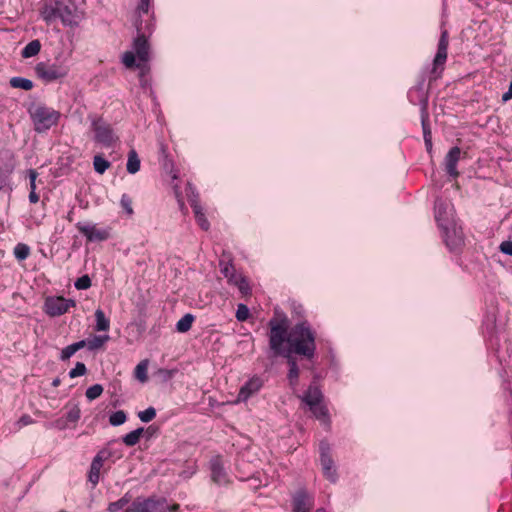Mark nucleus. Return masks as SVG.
Segmentation results:
<instances>
[{
    "mask_svg": "<svg viewBox=\"0 0 512 512\" xmlns=\"http://www.w3.org/2000/svg\"><path fill=\"white\" fill-rule=\"evenodd\" d=\"M269 347L274 356L298 355L312 360L316 354V333L304 320L289 328V319L275 310V316L268 322Z\"/></svg>",
    "mask_w": 512,
    "mask_h": 512,
    "instance_id": "obj_1",
    "label": "nucleus"
},
{
    "mask_svg": "<svg viewBox=\"0 0 512 512\" xmlns=\"http://www.w3.org/2000/svg\"><path fill=\"white\" fill-rule=\"evenodd\" d=\"M28 113L37 133L46 132L60 119V112L43 104L32 103L28 108Z\"/></svg>",
    "mask_w": 512,
    "mask_h": 512,
    "instance_id": "obj_2",
    "label": "nucleus"
},
{
    "mask_svg": "<svg viewBox=\"0 0 512 512\" xmlns=\"http://www.w3.org/2000/svg\"><path fill=\"white\" fill-rule=\"evenodd\" d=\"M178 504L168 505L165 498H137L125 512H179Z\"/></svg>",
    "mask_w": 512,
    "mask_h": 512,
    "instance_id": "obj_3",
    "label": "nucleus"
},
{
    "mask_svg": "<svg viewBox=\"0 0 512 512\" xmlns=\"http://www.w3.org/2000/svg\"><path fill=\"white\" fill-rule=\"evenodd\" d=\"M34 70L38 78L45 82H53L65 78L69 73L68 66L62 63L39 62Z\"/></svg>",
    "mask_w": 512,
    "mask_h": 512,
    "instance_id": "obj_4",
    "label": "nucleus"
},
{
    "mask_svg": "<svg viewBox=\"0 0 512 512\" xmlns=\"http://www.w3.org/2000/svg\"><path fill=\"white\" fill-rule=\"evenodd\" d=\"M56 11L65 26H77L81 20V13L71 0H56Z\"/></svg>",
    "mask_w": 512,
    "mask_h": 512,
    "instance_id": "obj_5",
    "label": "nucleus"
},
{
    "mask_svg": "<svg viewBox=\"0 0 512 512\" xmlns=\"http://www.w3.org/2000/svg\"><path fill=\"white\" fill-rule=\"evenodd\" d=\"M448 32L447 30L442 31L439 42H438V48L437 53L435 55V58L433 60V67L430 71L431 73V80H436L440 77L443 69L444 64L447 60V49H448Z\"/></svg>",
    "mask_w": 512,
    "mask_h": 512,
    "instance_id": "obj_6",
    "label": "nucleus"
},
{
    "mask_svg": "<svg viewBox=\"0 0 512 512\" xmlns=\"http://www.w3.org/2000/svg\"><path fill=\"white\" fill-rule=\"evenodd\" d=\"M75 305L76 302L73 299H66L62 296L49 297L45 300L44 310L47 315L57 317L65 314L69 308Z\"/></svg>",
    "mask_w": 512,
    "mask_h": 512,
    "instance_id": "obj_7",
    "label": "nucleus"
},
{
    "mask_svg": "<svg viewBox=\"0 0 512 512\" xmlns=\"http://www.w3.org/2000/svg\"><path fill=\"white\" fill-rule=\"evenodd\" d=\"M319 450L323 474L330 482L335 483L337 480V472L330 454L331 448L329 443L326 440H322L319 444Z\"/></svg>",
    "mask_w": 512,
    "mask_h": 512,
    "instance_id": "obj_8",
    "label": "nucleus"
},
{
    "mask_svg": "<svg viewBox=\"0 0 512 512\" xmlns=\"http://www.w3.org/2000/svg\"><path fill=\"white\" fill-rule=\"evenodd\" d=\"M93 131L95 132V141L102 144L105 147H111L114 143L118 141V137L114 133L110 124L102 120L94 121Z\"/></svg>",
    "mask_w": 512,
    "mask_h": 512,
    "instance_id": "obj_9",
    "label": "nucleus"
},
{
    "mask_svg": "<svg viewBox=\"0 0 512 512\" xmlns=\"http://www.w3.org/2000/svg\"><path fill=\"white\" fill-rule=\"evenodd\" d=\"M441 229L446 246L451 251L457 250L464 244V235L462 229L457 227L454 223L446 225Z\"/></svg>",
    "mask_w": 512,
    "mask_h": 512,
    "instance_id": "obj_10",
    "label": "nucleus"
},
{
    "mask_svg": "<svg viewBox=\"0 0 512 512\" xmlns=\"http://www.w3.org/2000/svg\"><path fill=\"white\" fill-rule=\"evenodd\" d=\"M314 507V497L305 489H299L292 498V512H310Z\"/></svg>",
    "mask_w": 512,
    "mask_h": 512,
    "instance_id": "obj_11",
    "label": "nucleus"
},
{
    "mask_svg": "<svg viewBox=\"0 0 512 512\" xmlns=\"http://www.w3.org/2000/svg\"><path fill=\"white\" fill-rule=\"evenodd\" d=\"M76 227L90 242L104 241L109 237V233L106 230L97 229L95 225L78 222Z\"/></svg>",
    "mask_w": 512,
    "mask_h": 512,
    "instance_id": "obj_12",
    "label": "nucleus"
},
{
    "mask_svg": "<svg viewBox=\"0 0 512 512\" xmlns=\"http://www.w3.org/2000/svg\"><path fill=\"white\" fill-rule=\"evenodd\" d=\"M434 210L435 220L440 228L453 223L450 219V207L447 202L439 198L436 199Z\"/></svg>",
    "mask_w": 512,
    "mask_h": 512,
    "instance_id": "obj_13",
    "label": "nucleus"
},
{
    "mask_svg": "<svg viewBox=\"0 0 512 512\" xmlns=\"http://www.w3.org/2000/svg\"><path fill=\"white\" fill-rule=\"evenodd\" d=\"M461 150L458 146L452 147L445 156V170L452 178H457L459 172L457 171V163L460 159Z\"/></svg>",
    "mask_w": 512,
    "mask_h": 512,
    "instance_id": "obj_14",
    "label": "nucleus"
},
{
    "mask_svg": "<svg viewBox=\"0 0 512 512\" xmlns=\"http://www.w3.org/2000/svg\"><path fill=\"white\" fill-rule=\"evenodd\" d=\"M211 477L212 480L221 485L227 483L226 472L223 468V463L220 456H215L210 461Z\"/></svg>",
    "mask_w": 512,
    "mask_h": 512,
    "instance_id": "obj_15",
    "label": "nucleus"
},
{
    "mask_svg": "<svg viewBox=\"0 0 512 512\" xmlns=\"http://www.w3.org/2000/svg\"><path fill=\"white\" fill-rule=\"evenodd\" d=\"M262 386L260 378L254 377L247 381L240 389L237 402H245L251 395L257 392Z\"/></svg>",
    "mask_w": 512,
    "mask_h": 512,
    "instance_id": "obj_16",
    "label": "nucleus"
},
{
    "mask_svg": "<svg viewBox=\"0 0 512 512\" xmlns=\"http://www.w3.org/2000/svg\"><path fill=\"white\" fill-rule=\"evenodd\" d=\"M300 399L309 407L315 406V404L322 402L324 396L321 389L317 385L310 384L303 395L300 396Z\"/></svg>",
    "mask_w": 512,
    "mask_h": 512,
    "instance_id": "obj_17",
    "label": "nucleus"
},
{
    "mask_svg": "<svg viewBox=\"0 0 512 512\" xmlns=\"http://www.w3.org/2000/svg\"><path fill=\"white\" fill-rule=\"evenodd\" d=\"M104 451H100L92 460L88 480L92 483L93 486H96L99 482L100 478V470L103 466L104 460L107 458Z\"/></svg>",
    "mask_w": 512,
    "mask_h": 512,
    "instance_id": "obj_18",
    "label": "nucleus"
},
{
    "mask_svg": "<svg viewBox=\"0 0 512 512\" xmlns=\"http://www.w3.org/2000/svg\"><path fill=\"white\" fill-rule=\"evenodd\" d=\"M133 49L140 62L149 60V44L144 34H140L134 39Z\"/></svg>",
    "mask_w": 512,
    "mask_h": 512,
    "instance_id": "obj_19",
    "label": "nucleus"
},
{
    "mask_svg": "<svg viewBox=\"0 0 512 512\" xmlns=\"http://www.w3.org/2000/svg\"><path fill=\"white\" fill-rule=\"evenodd\" d=\"M310 411L314 417L321 422L327 429L330 428L331 420L327 406L322 402L315 404V406H309Z\"/></svg>",
    "mask_w": 512,
    "mask_h": 512,
    "instance_id": "obj_20",
    "label": "nucleus"
},
{
    "mask_svg": "<svg viewBox=\"0 0 512 512\" xmlns=\"http://www.w3.org/2000/svg\"><path fill=\"white\" fill-rule=\"evenodd\" d=\"M287 360V364L289 366L288 371V381L291 387H295L298 384V378H299V367L297 364V360L295 356L289 355V356H283Z\"/></svg>",
    "mask_w": 512,
    "mask_h": 512,
    "instance_id": "obj_21",
    "label": "nucleus"
},
{
    "mask_svg": "<svg viewBox=\"0 0 512 512\" xmlns=\"http://www.w3.org/2000/svg\"><path fill=\"white\" fill-rule=\"evenodd\" d=\"M421 125L424 139L432 137L429 126V114L427 111V98L421 100Z\"/></svg>",
    "mask_w": 512,
    "mask_h": 512,
    "instance_id": "obj_22",
    "label": "nucleus"
},
{
    "mask_svg": "<svg viewBox=\"0 0 512 512\" xmlns=\"http://www.w3.org/2000/svg\"><path fill=\"white\" fill-rule=\"evenodd\" d=\"M140 158L136 152V150L131 149L128 153V160L126 164L127 172L130 174H135L140 170Z\"/></svg>",
    "mask_w": 512,
    "mask_h": 512,
    "instance_id": "obj_23",
    "label": "nucleus"
},
{
    "mask_svg": "<svg viewBox=\"0 0 512 512\" xmlns=\"http://www.w3.org/2000/svg\"><path fill=\"white\" fill-rule=\"evenodd\" d=\"M191 206L193 208L197 223L203 230L207 231L210 227V224L202 211V207L196 201H193Z\"/></svg>",
    "mask_w": 512,
    "mask_h": 512,
    "instance_id": "obj_24",
    "label": "nucleus"
},
{
    "mask_svg": "<svg viewBox=\"0 0 512 512\" xmlns=\"http://www.w3.org/2000/svg\"><path fill=\"white\" fill-rule=\"evenodd\" d=\"M41 50V43L38 39L29 42L22 50L21 56L23 58H30L36 56Z\"/></svg>",
    "mask_w": 512,
    "mask_h": 512,
    "instance_id": "obj_25",
    "label": "nucleus"
},
{
    "mask_svg": "<svg viewBox=\"0 0 512 512\" xmlns=\"http://www.w3.org/2000/svg\"><path fill=\"white\" fill-rule=\"evenodd\" d=\"M220 271L225 278L228 279L230 283H232L238 276L235 274V268L233 264L224 260L219 261Z\"/></svg>",
    "mask_w": 512,
    "mask_h": 512,
    "instance_id": "obj_26",
    "label": "nucleus"
},
{
    "mask_svg": "<svg viewBox=\"0 0 512 512\" xmlns=\"http://www.w3.org/2000/svg\"><path fill=\"white\" fill-rule=\"evenodd\" d=\"M143 432H144V428L143 427L137 428V429L129 432L128 434H126L122 438V441H123V443L126 446L132 447V446L136 445L139 442L140 437L143 434Z\"/></svg>",
    "mask_w": 512,
    "mask_h": 512,
    "instance_id": "obj_27",
    "label": "nucleus"
},
{
    "mask_svg": "<svg viewBox=\"0 0 512 512\" xmlns=\"http://www.w3.org/2000/svg\"><path fill=\"white\" fill-rule=\"evenodd\" d=\"M9 83L11 87L23 89L25 91H29L34 87L33 82L30 79L24 77H12Z\"/></svg>",
    "mask_w": 512,
    "mask_h": 512,
    "instance_id": "obj_28",
    "label": "nucleus"
},
{
    "mask_svg": "<svg viewBox=\"0 0 512 512\" xmlns=\"http://www.w3.org/2000/svg\"><path fill=\"white\" fill-rule=\"evenodd\" d=\"M96 318V331H108L110 328V321L106 318L104 312L101 309L95 311Z\"/></svg>",
    "mask_w": 512,
    "mask_h": 512,
    "instance_id": "obj_29",
    "label": "nucleus"
},
{
    "mask_svg": "<svg viewBox=\"0 0 512 512\" xmlns=\"http://www.w3.org/2000/svg\"><path fill=\"white\" fill-rule=\"evenodd\" d=\"M193 321L194 316L192 314H185L180 320H178L176 324L177 331L181 333L189 331L191 329Z\"/></svg>",
    "mask_w": 512,
    "mask_h": 512,
    "instance_id": "obj_30",
    "label": "nucleus"
},
{
    "mask_svg": "<svg viewBox=\"0 0 512 512\" xmlns=\"http://www.w3.org/2000/svg\"><path fill=\"white\" fill-rule=\"evenodd\" d=\"M41 15L47 23H50L58 18V12L56 11V1L52 5H46L42 10Z\"/></svg>",
    "mask_w": 512,
    "mask_h": 512,
    "instance_id": "obj_31",
    "label": "nucleus"
},
{
    "mask_svg": "<svg viewBox=\"0 0 512 512\" xmlns=\"http://www.w3.org/2000/svg\"><path fill=\"white\" fill-rule=\"evenodd\" d=\"M93 166L97 173L103 174L110 167V162L101 155H95L93 158Z\"/></svg>",
    "mask_w": 512,
    "mask_h": 512,
    "instance_id": "obj_32",
    "label": "nucleus"
},
{
    "mask_svg": "<svg viewBox=\"0 0 512 512\" xmlns=\"http://www.w3.org/2000/svg\"><path fill=\"white\" fill-rule=\"evenodd\" d=\"M130 500H131V497L127 493L119 500H117L115 502H111L108 505L107 510H108V512H117V511L123 509L130 502Z\"/></svg>",
    "mask_w": 512,
    "mask_h": 512,
    "instance_id": "obj_33",
    "label": "nucleus"
},
{
    "mask_svg": "<svg viewBox=\"0 0 512 512\" xmlns=\"http://www.w3.org/2000/svg\"><path fill=\"white\" fill-rule=\"evenodd\" d=\"M148 361H141L135 368V377L142 383L148 380L147 376Z\"/></svg>",
    "mask_w": 512,
    "mask_h": 512,
    "instance_id": "obj_34",
    "label": "nucleus"
},
{
    "mask_svg": "<svg viewBox=\"0 0 512 512\" xmlns=\"http://www.w3.org/2000/svg\"><path fill=\"white\" fill-rule=\"evenodd\" d=\"M108 335H98L94 336L91 340H88L87 347L89 350L93 351L103 346V344L108 341Z\"/></svg>",
    "mask_w": 512,
    "mask_h": 512,
    "instance_id": "obj_35",
    "label": "nucleus"
},
{
    "mask_svg": "<svg viewBox=\"0 0 512 512\" xmlns=\"http://www.w3.org/2000/svg\"><path fill=\"white\" fill-rule=\"evenodd\" d=\"M30 254V248L24 243H19L14 248V256L16 259L25 260Z\"/></svg>",
    "mask_w": 512,
    "mask_h": 512,
    "instance_id": "obj_36",
    "label": "nucleus"
},
{
    "mask_svg": "<svg viewBox=\"0 0 512 512\" xmlns=\"http://www.w3.org/2000/svg\"><path fill=\"white\" fill-rule=\"evenodd\" d=\"M127 416L123 410L113 412L109 417V423L112 426H120L126 422Z\"/></svg>",
    "mask_w": 512,
    "mask_h": 512,
    "instance_id": "obj_37",
    "label": "nucleus"
},
{
    "mask_svg": "<svg viewBox=\"0 0 512 512\" xmlns=\"http://www.w3.org/2000/svg\"><path fill=\"white\" fill-rule=\"evenodd\" d=\"M232 283L238 287L241 294L246 296L251 293V288L245 277L238 276Z\"/></svg>",
    "mask_w": 512,
    "mask_h": 512,
    "instance_id": "obj_38",
    "label": "nucleus"
},
{
    "mask_svg": "<svg viewBox=\"0 0 512 512\" xmlns=\"http://www.w3.org/2000/svg\"><path fill=\"white\" fill-rule=\"evenodd\" d=\"M102 392H103V386L101 384H94L86 390L85 395H86L87 399L92 401V400H95L96 398H98L102 394Z\"/></svg>",
    "mask_w": 512,
    "mask_h": 512,
    "instance_id": "obj_39",
    "label": "nucleus"
},
{
    "mask_svg": "<svg viewBox=\"0 0 512 512\" xmlns=\"http://www.w3.org/2000/svg\"><path fill=\"white\" fill-rule=\"evenodd\" d=\"M156 416V409L154 407H148L147 409L140 411L138 413L139 419L144 422L148 423L152 421Z\"/></svg>",
    "mask_w": 512,
    "mask_h": 512,
    "instance_id": "obj_40",
    "label": "nucleus"
},
{
    "mask_svg": "<svg viewBox=\"0 0 512 512\" xmlns=\"http://www.w3.org/2000/svg\"><path fill=\"white\" fill-rule=\"evenodd\" d=\"M80 415H81V410H80L78 404H73L69 408V410L66 414V419L69 422H77L80 419Z\"/></svg>",
    "mask_w": 512,
    "mask_h": 512,
    "instance_id": "obj_41",
    "label": "nucleus"
},
{
    "mask_svg": "<svg viewBox=\"0 0 512 512\" xmlns=\"http://www.w3.org/2000/svg\"><path fill=\"white\" fill-rule=\"evenodd\" d=\"M136 54L133 51H126L123 54L122 62L127 68L136 67Z\"/></svg>",
    "mask_w": 512,
    "mask_h": 512,
    "instance_id": "obj_42",
    "label": "nucleus"
},
{
    "mask_svg": "<svg viewBox=\"0 0 512 512\" xmlns=\"http://www.w3.org/2000/svg\"><path fill=\"white\" fill-rule=\"evenodd\" d=\"M13 167L9 165H5L2 167L0 165V190L6 186L8 182V178L10 173L12 172Z\"/></svg>",
    "mask_w": 512,
    "mask_h": 512,
    "instance_id": "obj_43",
    "label": "nucleus"
},
{
    "mask_svg": "<svg viewBox=\"0 0 512 512\" xmlns=\"http://www.w3.org/2000/svg\"><path fill=\"white\" fill-rule=\"evenodd\" d=\"M91 285H92V282L88 275H83V276L79 277L74 283L75 288L78 290H86V289L90 288Z\"/></svg>",
    "mask_w": 512,
    "mask_h": 512,
    "instance_id": "obj_44",
    "label": "nucleus"
},
{
    "mask_svg": "<svg viewBox=\"0 0 512 512\" xmlns=\"http://www.w3.org/2000/svg\"><path fill=\"white\" fill-rule=\"evenodd\" d=\"M250 315L249 308L245 304H238L236 311V319L238 321H246Z\"/></svg>",
    "mask_w": 512,
    "mask_h": 512,
    "instance_id": "obj_45",
    "label": "nucleus"
},
{
    "mask_svg": "<svg viewBox=\"0 0 512 512\" xmlns=\"http://www.w3.org/2000/svg\"><path fill=\"white\" fill-rule=\"evenodd\" d=\"M86 372H87V368H86L85 364L82 362H77L75 367L70 370L69 377L75 378L78 376H83L86 374Z\"/></svg>",
    "mask_w": 512,
    "mask_h": 512,
    "instance_id": "obj_46",
    "label": "nucleus"
},
{
    "mask_svg": "<svg viewBox=\"0 0 512 512\" xmlns=\"http://www.w3.org/2000/svg\"><path fill=\"white\" fill-rule=\"evenodd\" d=\"M120 204H121L122 208L126 211V213L128 215H132L133 214L132 200H131V198L128 195H126V194L122 195L121 200H120Z\"/></svg>",
    "mask_w": 512,
    "mask_h": 512,
    "instance_id": "obj_47",
    "label": "nucleus"
},
{
    "mask_svg": "<svg viewBox=\"0 0 512 512\" xmlns=\"http://www.w3.org/2000/svg\"><path fill=\"white\" fill-rule=\"evenodd\" d=\"M75 353H76L75 349L70 344L62 349L61 354H60V359L62 361H66V360L70 359V357H72Z\"/></svg>",
    "mask_w": 512,
    "mask_h": 512,
    "instance_id": "obj_48",
    "label": "nucleus"
},
{
    "mask_svg": "<svg viewBox=\"0 0 512 512\" xmlns=\"http://www.w3.org/2000/svg\"><path fill=\"white\" fill-rule=\"evenodd\" d=\"M499 249L502 253L512 256V241H503Z\"/></svg>",
    "mask_w": 512,
    "mask_h": 512,
    "instance_id": "obj_49",
    "label": "nucleus"
},
{
    "mask_svg": "<svg viewBox=\"0 0 512 512\" xmlns=\"http://www.w3.org/2000/svg\"><path fill=\"white\" fill-rule=\"evenodd\" d=\"M136 68L140 70V77L143 78L149 71L148 61L140 62V60H138Z\"/></svg>",
    "mask_w": 512,
    "mask_h": 512,
    "instance_id": "obj_50",
    "label": "nucleus"
},
{
    "mask_svg": "<svg viewBox=\"0 0 512 512\" xmlns=\"http://www.w3.org/2000/svg\"><path fill=\"white\" fill-rule=\"evenodd\" d=\"M29 173V180H30V190H36V179L38 176V173L34 169H30L28 171Z\"/></svg>",
    "mask_w": 512,
    "mask_h": 512,
    "instance_id": "obj_51",
    "label": "nucleus"
},
{
    "mask_svg": "<svg viewBox=\"0 0 512 512\" xmlns=\"http://www.w3.org/2000/svg\"><path fill=\"white\" fill-rule=\"evenodd\" d=\"M33 423L32 418L29 415H22L18 420V425L20 427L27 426Z\"/></svg>",
    "mask_w": 512,
    "mask_h": 512,
    "instance_id": "obj_52",
    "label": "nucleus"
},
{
    "mask_svg": "<svg viewBox=\"0 0 512 512\" xmlns=\"http://www.w3.org/2000/svg\"><path fill=\"white\" fill-rule=\"evenodd\" d=\"M149 9V0H140L137 10L142 13H147Z\"/></svg>",
    "mask_w": 512,
    "mask_h": 512,
    "instance_id": "obj_53",
    "label": "nucleus"
},
{
    "mask_svg": "<svg viewBox=\"0 0 512 512\" xmlns=\"http://www.w3.org/2000/svg\"><path fill=\"white\" fill-rule=\"evenodd\" d=\"M146 432V436L147 438H151L153 436H155L158 431H159V428L157 426H154V425H150L146 430H144Z\"/></svg>",
    "mask_w": 512,
    "mask_h": 512,
    "instance_id": "obj_54",
    "label": "nucleus"
},
{
    "mask_svg": "<svg viewBox=\"0 0 512 512\" xmlns=\"http://www.w3.org/2000/svg\"><path fill=\"white\" fill-rule=\"evenodd\" d=\"M87 343L88 341L86 340H80L78 342H75L73 344H71L73 346V348L75 349V351H79L80 349L84 348L87 346Z\"/></svg>",
    "mask_w": 512,
    "mask_h": 512,
    "instance_id": "obj_55",
    "label": "nucleus"
},
{
    "mask_svg": "<svg viewBox=\"0 0 512 512\" xmlns=\"http://www.w3.org/2000/svg\"><path fill=\"white\" fill-rule=\"evenodd\" d=\"M512 99V81L510 82V85H509V88H508V91L505 92L503 95H502V100L504 102L508 101Z\"/></svg>",
    "mask_w": 512,
    "mask_h": 512,
    "instance_id": "obj_56",
    "label": "nucleus"
},
{
    "mask_svg": "<svg viewBox=\"0 0 512 512\" xmlns=\"http://www.w3.org/2000/svg\"><path fill=\"white\" fill-rule=\"evenodd\" d=\"M29 201L31 203H37L39 201V196L35 190H30Z\"/></svg>",
    "mask_w": 512,
    "mask_h": 512,
    "instance_id": "obj_57",
    "label": "nucleus"
},
{
    "mask_svg": "<svg viewBox=\"0 0 512 512\" xmlns=\"http://www.w3.org/2000/svg\"><path fill=\"white\" fill-rule=\"evenodd\" d=\"M425 146L428 152L432 150V137L424 139Z\"/></svg>",
    "mask_w": 512,
    "mask_h": 512,
    "instance_id": "obj_58",
    "label": "nucleus"
},
{
    "mask_svg": "<svg viewBox=\"0 0 512 512\" xmlns=\"http://www.w3.org/2000/svg\"><path fill=\"white\" fill-rule=\"evenodd\" d=\"M160 372L163 373L165 375V377H168V378H171L173 375L172 370H160Z\"/></svg>",
    "mask_w": 512,
    "mask_h": 512,
    "instance_id": "obj_59",
    "label": "nucleus"
},
{
    "mask_svg": "<svg viewBox=\"0 0 512 512\" xmlns=\"http://www.w3.org/2000/svg\"><path fill=\"white\" fill-rule=\"evenodd\" d=\"M61 383L60 379L59 378H55L53 381H52V386L53 387H57L59 386Z\"/></svg>",
    "mask_w": 512,
    "mask_h": 512,
    "instance_id": "obj_60",
    "label": "nucleus"
},
{
    "mask_svg": "<svg viewBox=\"0 0 512 512\" xmlns=\"http://www.w3.org/2000/svg\"><path fill=\"white\" fill-rule=\"evenodd\" d=\"M316 512H326L324 508H319L316 510Z\"/></svg>",
    "mask_w": 512,
    "mask_h": 512,
    "instance_id": "obj_61",
    "label": "nucleus"
},
{
    "mask_svg": "<svg viewBox=\"0 0 512 512\" xmlns=\"http://www.w3.org/2000/svg\"><path fill=\"white\" fill-rule=\"evenodd\" d=\"M59 512H66V511H64V510H61V511H59Z\"/></svg>",
    "mask_w": 512,
    "mask_h": 512,
    "instance_id": "obj_62",
    "label": "nucleus"
}]
</instances>
